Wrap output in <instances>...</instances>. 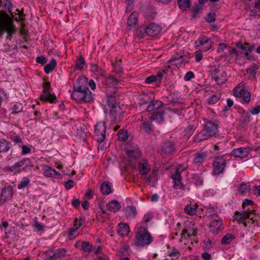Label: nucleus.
I'll use <instances>...</instances> for the list:
<instances>
[{
	"label": "nucleus",
	"mask_w": 260,
	"mask_h": 260,
	"mask_svg": "<svg viewBox=\"0 0 260 260\" xmlns=\"http://www.w3.org/2000/svg\"><path fill=\"white\" fill-rule=\"evenodd\" d=\"M13 4L10 0H0V8L7 11L0 10V38L6 32V39L11 40L13 35L17 31V28L13 24L12 9Z\"/></svg>",
	"instance_id": "1"
},
{
	"label": "nucleus",
	"mask_w": 260,
	"mask_h": 260,
	"mask_svg": "<svg viewBox=\"0 0 260 260\" xmlns=\"http://www.w3.org/2000/svg\"><path fill=\"white\" fill-rule=\"evenodd\" d=\"M218 125L215 122L208 120L204 125V128L194 138L195 143H199L208 139L211 136L216 134L218 131Z\"/></svg>",
	"instance_id": "2"
},
{
	"label": "nucleus",
	"mask_w": 260,
	"mask_h": 260,
	"mask_svg": "<svg viewBox=\"0 0 260 260\" xmlns=\"http://www.w3.org/2000/svg\"><path fill=\"white\" fill-rule=\"evenodd\" d=\"M136 244L142 246L148 245L153 241V238L144 226H141L136 234Z\"/></svg>",
	"instance_id": "3"
},
{
	"label": "nucleus",
	"mask_w": 260,
	"mask_h": 260,
	"mask_svg": "<svg viewBox=\"0 0 260 260\" xmlns=\"http://www.w3.org/2000/svg\"><path fill=\"white\" fill-rule=\"evenodd\" d=\"M229 154H224L221 156H217L215 158L213 162V174L219 175L223 172L226 165V160L229 159Z\"/></svg>",
	"instance_id": "4"
},
{
	"label": "nucleus",
	"mask_w": 260,
	"mask_h": 260,
	"mask_svg": "<svg viewBox=\"0 0 260 260\" xmlns=\"http://www.w3.org/2000/svg\"><path fill=\"white\" fill-rule=\"evenodd\" d=\"M71 98L77 102L83 101L90 102L92 100V95L90 90H74L71 95Z\"/></svg>",
	"instance_id": "5"
},
{
	"label": "nucleus",
	"mask_w": 260,
	"mask_h": 260,
	"mask_svg": "<svg viewBox=\"0 0 260 260\" xmlns=\"http://www.w3.org/2000/svg\"><path fill=\"white\" fill-rule=\"evenodd\" d=\"M41 101L45 102H49L51 103H55L56 102V96L54 93L50 92V83L45 82L43 85V90L42 93L40 96Z\"/></svg>",
	"instance_id": "6"
},
{
	"label": "nucleus",
	"mask_w": 260,
	"mask_h": 260,
	"mask_svg": "<svg viewBox=\"0 0 260 260\" xmlns=\"http://www.w3.org/2000/svg\"><path fill=\"white\" fill-rule=\"evenodd\" d=\"M67 250L59 248L56 250H49L44 253L46 260H61L66 255Z\"/></svg>",
	"instance_id": "7"
},
{
	"label": "nucleus",
	"mask_w": 260,
	"mask_h": 260,
	"mask_svg": "<svg viewBox=\"0 0 260 260\" xmlns=\"http://www.w3.org/2000/svg\"><path fill=\"white\" fill-rule=\"evenodd\" d=\"M106 126L105 122H98L95 125L93 137L99 142H102L106 138Z\"/></svg>",
	"instance_id": "8"
},
{
	"label": "nucleus",
	"mask_w": 260,
	"mask_h": 260,
	"mask_svg": "<svg viewBox=\"0 0 260 260\" xmlns=\"http://www.w3.org/2000/svg\"><path fill=\"white\" fill-rule=\"evenodd\" d=\"M205 45V47H202L200 51H207L209 50L212 46V41L210 38L207 37L202 35L200 36L198 39L194 42V47L198 49L200 46Z\"/></svg>",
	"instance_id": "9"
},
{
	"label": "nucleus",
	"mask_w": 260,
	"mask_h": 260,
	"mask_svg": "<svg viewBox=\"0 0 260 260\" xmlns=\"http://www.w3.org/2000/svg\"><path fill=\"white\" fill-rule=\"evenodd\" d=\"M186 170L185 168H182L181 167L177 168L175 173L172 175V179L174 181V188L175 189H180L184 190V186L181 182L182 177L181 173Z\"/></svg>",
	"instance_id": "10"
},
{
	"label": "nucleus",
	"mask_w": 260,
	"mask_h": 260,
	"mask_svg": "<svg viewBox=\"0 0 260 260\" xmlns=\"http://www.w3.org/2000/svg\"><path fill=\"white\" fill-rule=\"evenodd\" d=\"M13 194V189L12 186L8 185L3 188L0 194V206L4 205L7 201L11 200Z\"/></svg>",
	"instance_id": "11"
},
{
	"label": "nucleus",
	"mask_w": 260,
	"mask_h": 260,
	"mask_svg": "<svg viewBox=\"0 0 260 260\" xmlns=\"http://www.w3.org/2000/svg\"><path fill=\"white\" fill-rule=\"evenodd\" d=\"M211 75L218 85L225 83L226 81V73L218 68H215L212 70Z\"/></svg>",
	"instance_id": "12"
},
{
	"label": "nucleus",
	"mask_w": 260,
	"mask_h": 260,
	"mask_svg": "<svg viewBox=\"0 0 260 260\" xmlns=\"http://www.w3.org/2000/svg\"><path fill=\"white\" fill-rule=\"evenodd\" d=\"M255 211L252 209L248 208L244 210L242 212L240 213L238 211H236L235 213L234 220L238 221H244V220L249 218L251 215L255 214Z\"/></svg>",
	"instance_id": "13"
},
{
	"label": "nucleus",
	"mask_w": 260,
	"mask_h": 260,
	"mask_svg": "<svg viewBox=\"0 0 260 260\" xmlns=\"http://www.w3.org/2000/svg\"><path fill=\"white\" fill-rule=\"evenodd\" d=\"M88 79L84 76H80L73 84L74 90H89L87 84Z\"/></svg>",
	"instance_id": "14"
},
{
	"label": "nucleus",
	"mask_w": 260,
	"mask_h": 260,
	"mask_svg": "<svg viewBox=\"0 0 260 260\" xmlns=\"http://www.w3.org/2000/svg\"><path fill=\"white\" fill-rule=\"evenodd\" d=\"M161 30V27L154 23L149 24L146 27L145 33L149 36H154L158 35Z\"/></svg>",
	"instance_id": "15"
},
{
	"label": "nucleus",
	"mask_w": 260,
	"mask_h": 260,
	"mask_svg": "<svg viewBox=\"0 0 260 260\" xmlns=\"http://www.w3.org/2000/svg\"><path fill=\"white\" fill-rule=\"evenodd\" d=\"M249 153V151L248 148L241 147L234 149L229 155L243 158L247 157Z\"/></svg>",
	"instance_id": "16"
},
{
	"label": "nucleus",
	"mask_w": 260,
	"mask_h": 260,
	"mask_svg": "<svg viewBox=\"0 0 260 260\" xmlns=\"http://www.w3.org/2000/svg\"><path fill=\"white\" fill-rule=\"evenodd\" d=\"M223 222L221 219H214L210 223V231L214 234H217L222 230Z\"/></svg>",
	"instance_id": "17"
},
{
	"label": "nucleus",
	"mask_w": 260,
	"mask_h": 260,
	"mask_svg": "<svg viewBox=\"0 0 260 260\" xmlns=\"http://www.w3.org/2000/svg\"><path fill=\"white\" fill-rule=\"evenodd\" d=\"M126 153L132 160L138 159L141 155L140 149L137 146L134 148H127Z\"/></svg>",
	"instance_id": "18"
},
{
	"label": "nucleus",
	"mask_w": 260,
	"mask_h": 260,
	"mask_svg": "<svg viewBox=\"0 0 260 260\" xmlns=\"http://www.w3.org/2000/svg\"><path fill=\"white\" fill-rule=\"evenodd\" d=\"M13 16L12 17L13 23H14V21L16 22H24L25 20V14L24 13V9L22 8L19 10L18 9H16L15 12H13Z\"/></svg>",
	"instance_id": "19"
},
{
	"label": "nucleus",
	"mask_w": 260,
	"mask_h": 260,
	"mask_svg": "<svg viewBox=\"0 0 260 260\" xmlns=\"http://www.w3.org/2000/svg\"><path fill=\"white\" fill-rule=\"evenodd\" d=\"M164 115L165 111L164 110L155 111L151 113L149 119L161 123L164 121Z\"/></svg>",
	"instance_id": "20"
},
{
	"label": "nucleus",
	"mask_w": 260,
	"mask_h": 260,
	"mask_svg": "<svg viewBox=\"0 0 260 260\" xmlns=\"http://www.w3.org/2000/svg\"><path fill=\"white\" fill-rule=\"evenodd\" d=\"M138 168L139 173L142 175V177L144 176H146L150 170V166L145 160H142V162L139 164Z\"/></svg>",
	"instance_id": "21"
},
{
	"label": "nucleus",
	"mask_w": 260,
	"mask_h": 260,
	"mask_svg": "<svg viewBox=\"0 0 260 260\" xmlns=\"http://www.w3.org/2000/svg\"><path fill=\"white\" fill-rule=\"evenodd\" d=\"M15 164V166L18 169V173L20 172L21 169L20 168L23 166H24V167L22 169V170L23 171H25L26 168L29 166L33 167L30 159L28 158H23L21 160L16 162Z\"/></svg>",
	"instance_id": "22"
},
{
	"label": "nucleus",
	"mask_w": 260,
	"mask_h": 260,
	"mask_svg": "<svg viewBox=\"0 0 260 260\" xmlns=\"http://www.w3.org/2000/svg\"><path fill=\"white\" fill-rule=\"evenodd\" d=\"M140 128L145 133L148 134H151L153 133L154 128L152 122L147 119L142 122Z\"/></svg>",
	"instance_id": "23"
},
{
	"label": "nucleus",
	"mask_w": 260,
	"mask_h": 260,
	"mask_svg": "<svg viewBox=\"0 0 260 260\" xmlns=\"http://www.w3.org/2000/svg\"><path fill=\"white\" fill-rule=\"evenodd\" d=\"M175 150V146L174 142H166L162 144L161 150L166 154H170Z\"/></svg>",
	"instance_id": "24"
},
{
	"label": "nucleus",
	"mask_w": 260,
	"mask_h": 260,
	"mask_svg": "<svg viewBox=\"0 0 260 260\" xmlns=\"http://www.w3.org/2000/svg\"><path fill=\"white\" fill-rule=\"evenodd\" d=\"M208 154L206 152H199L194 154L193 162L196 164H202L206 159Z\"/></svg>",
	"instance_id": "25"
},
{
	"label": "nucleus",
	"mask_w": 260,
	"mask_h": 260,
	"mask_svg": "<svg viewBox=\"0 0 260 260\" xmlns=\"http://www.w3.org/2000/svg\"><path fill=\"white\" fill-rule=\"evenodd\" d=\"M107 208L109 211L115 213L120 210L121 207L118 201L113 200L107 204Z\"/></svg>",
	"instance_id": "26"
},
{
	"label": "nucleus",
	"mask_w": 260,
	"mask_h": 260,
	"mask_svg": "<svg viewBox=\"0 0 260 260\" xmlns=\"http://www.w3.org/2000/svg\"><path fill=\"white\" fill-rule=\"evenodd\" d=\"M130 229L128 224L120 222L118 225V233L121 236H125L128 235Z\"/></svg>",
	"instance_id": "27"
},
{
	"label": "nucleus",
	"mask_w": 260,
	"mask_h": 260,
	"mask_svg": "<svg viewBox=\"0 0 260 260\" xmlns=\"http://www.w3.org/2000/svg\"><path fill=\"white\" fill-rule=\"evenodd\" d=\"M100 189L103 194L108 195L112 192V183L108 181H104L101 184Z\"/></svg>",
	"instance_id": "28"
},
{
	"label": "nucleus",
	"mask_w": 260,
	"mask_h": 260,
	"mask_svg": "<svg viewBox=\"0 0 260 260\" xmlns=\"http://www.w3.org/2000/svg\"><path fill=\"white\" fill-rule=\"evenodd\" d=\"M163 105V103L160 101H154L151 102L150 104L147 106V111L148 112L158 111V109Z\"/></svg>",
	"instance_id": "29"
},
{
	"label": "nucleus",
	"mask_w": 260,
	"mask_h": 260,
	"mask_svg": "<svg viewBox=\"0 0 260 260\" xmlns=\"http://www.w3.org/2000/svg\"><path fill=\"white\" fill-rule=\"evenodd\" d=\"M11 147V143L5 139H0V153L7 152Z\"/></svg>",
	"instance_id": "30"
},
{
	"label": "nucleus",
	"mask_w": 260,
	"mask_h": 260,
	"mask_svg": "<svg viewBox=\"0 0 260 260\" xmlns=\"http://www.w3.org/2000/svg\"><path fill=\"white\" fill-rule=\"evenodd\" d=\"M125 215L127 218H134L137 214L136 207L133 206H128L125 209Z\"/></svg>",
	"instance_id": "31"
},
{
	"label": "nucleus",
	"mask_w": 260,
	"mask_h": 260,
	"mask_svg": "<svg viewBox=\"0 0 260 260\" xmlns=\"http://www.w3.org/2000/svg\"><path fill=\"white\" fill-rule=\"evenodd\" d=\"M44 174L45 176L48 177H59L60 175L59 173L49 166H46L45 168Z\"/></svg>",
	"instance_id": "32"
},
{
	"label": "nucleus",
	"mask_w": 260,
	"mask_h": 260,
	"mask_svg": "<svg viewBox=\"0 0 260 260\" xmlns=\"http://www.w3.org/2000/svg\"><path fill=\"white\" fill-rule=\"evenodd\" d=\"M242 223L245 227H250L251 225L254 223L255 225L257 226H259L258 220H255L252 215L249 218H247L246 219L244 220Z\"/></svg>",
	"instance_id": "33"
},
{
	"label": "nucleus",
	"mask_w": 260,
	"mask_h": 260,
	"mask_svg": "<svg viewBox=\"0 0 260 260\" xmlns=\"http://www.w3.org/2000/svg\"><path fill=\"white\" fill-rule=\"evenodd\" d=\"M138 14L136 12L132 13L128 17L127 24L129 26H132L137 24L138 22Z\"/></svg>",
	"instance_id": "34"
},
{
	"label": "nucleus",
	"mask_w": 260,
	"mask_h": 260,
	"mask_svg": "<svg viewBox=\"0 0 260 260\" xmlns=\"http://www.w3.org/2000/svg\"><path fill=\"white\" fill-rule=\"evenodd\" d=\"M90 71L92 73L96 75L104 76L105 74V71L97 64H91Z\"/></svg>",
	"instance_id": "35"
},
{
	"label": "nucleus",
	"mask_w": 260,
	"mask_h": 260,
	"mask_svg": "<svg viewBox=\"0 0 260 260\" xmlns=\"http://www.w3.org/2000/svg\"><path fill=\"white\" fill-rule=\"evenodd\" d=\"M235 235L232 234H226L221 239V244L222 245H227L230 244L235 239Z\"/></svg>",
	"instance_id": "36"
},
{
	"label": "nucleus",
	"mask_w": 260,
	"mask_h": 260,
	"mask_svg": "<svg viewBox=\"0 0 260 260\" xmlns=\"http://www.w3.org/2000/svg\"><path fill=\"white\" fill-rule=\"evenodd\" d=\"M56 66V61L54 59H51L50 63L47 64L44 67V71L46 74H49L51 72H52L54 68Z\"/></svg>",
	"instance_id": "37"
},
{
	"label": "nucleus",
	"mask_w": 260,
	"mask_h": 260,
	"mask_svg": "<svg viewBox=\"0 0 260 260\" xmlns=\"http://www.w3.org/2000/svg\"><path fill=\"white\" fill-rule=\"evenodd\" d=\"M226 147V143L225 142H218L214 145V151L217 154H219L223 151Z\"/></svg>",
	"instance_id": "38"
},
{
	"label": "nucleus",
	"mask_w": 260,
	"mask_h": 260,
	"mask_svg": "<svg viewBox=\"0 0 260 260\" xmlns=\"http://www.w3.org/2000/svg\"><path fill=\"white\" fill-rule=\"evenodd\" d=\"M221 96V94L219 92L212 95L207 101V104L209 105L216 104L220 99Z\"/></svg>",
	"instance_id": "39"
},
{
	"label": "nucleus",
	"mask_w": 260,
	"mask_h": 260,
	"mask_svg": "<svg viewBox=\"0 0 260 260\" xmlns=\"http://www.w3.org/2000/svg\"><path fill=\"white\" fill-rule=\"evenodd\" d=\"M179 7L182 10H185L190 7V0H177Z\"/></svg>",
	"instance_id": "40"
},
{
	"label": "nucleus",
	"mask_w": 260,
	"mask_h": 260,
	"mask_svg": "<svg viewBox=\"0 0 260 260\" xmlns=\"http://www.w3.org/2000/svg\"><path fill=\"white\" fill-rule=\"evenodd\" d=\"M184 211L188 215H194L196 214L197 210L196 205H188L185 207Z\"/></svg>",
	"instance_id": "41"
},
{
	"label": "nucleus",
	"mask_w": 260,
	"mask_h": 260,
	"mask_svg": "<svg viewBox=\"0 0 260 260\" xmlns=\"http://www.w3.org/2000/svg\"><path fill=\"white\" fill-rule=\"evenodd\" d=\"M81 248L84 252L90 253L93 250V246L89 242L84 241L82 243Z\"/></svg>",
	"instance_id": "42"
},
{
	"label": "nucleus",
	"mask_w": 260,
	"mask_h": 260,
	"mask_svg": "<svg viewBox=\"0 0 260 260\" xmlns=\"http://www.w3.org/2000/svg\"><path fill=\"white\" fill-rule=\"evenodd\" d=\"M30 180L27 177H23L22 179V180L20 182V183L18 185V188L19 189H21L24 188L26 187H27L29 185Z\"/></svg>",
	"instance_id": "43"
},
{
	"label": "nucleus",
	"mask_w": 260,
	"mask_h": 260,
	"mask_svg": "<svg viewBox=\"0 0 260 260\" xmlns=\"http://www.w3.org/2000/svg\"><path fill=\"white\" fill-rule=\"evenodd\" d=\"M121 112L120 107L117 104H112L111 109L110 110V113L114 116L115 118H116L117 114Z\"/></svg>",
	"instance_id": "44"
},
{
	"label": "nucleus",
	"mask_w": 260,
	"mask_h": 260,
	"mask_svg": "<svg viewBox=\"0 0 260 260\" xmlns=\"http://www.w3.org/2000/svg\"><path fill=\"white\" fill-rule=\"evenodd\" d=\"M85 64L84 58L83 56L79 57L76 61L75 67L77 69L81 70Z\"/></svg>",
	"instance_id": "45"
},
{
	"label": "nucleus",
	"mask_w": 260,
	"mask_h": 260,
	"mask_svg": "<svg viewBox=\"0 0 260 260\" xmlns=\"http://www.w3.org/2000/svg\"><path fill=\"white\" fill-rule=\"evenodd\" d=\"M107 85L116 86L119 83V80L113 76L108 77L105 81Z\"/></svg>",
	"instance_id": "46"
},
{
	"label": "nucleus",
	"mask_w": 260,
	"mask_h": 260,
	"mask_svg": "<svg viewBox=\"0 0 260 260\" xmlns=\"http://www.w3.org/2000/svg\"><path fill=\"white\" fill-rule=\"evenodd\" d=\"M118 139L121 141H125L128 138V135L127 134V132L124 130H120L117 134Z\"/></svg>",
	"instance_id": "47"
},
{
	"label": "nucleus",
	"mask_w": 260,
	"mask_h": 260,
	"mask_svg": "<svg viewBox=\"0 0 260 260\" xmlns=\"http://www.w3.org/2000/svg\"><path fill=\"white\" fill-rule=\"evenodd\" d=\"M23 109V106L21 104H14L12 108V111L11 112V114H15L19 113L22 111Z\"/></svg>",
	"instance_id": "48"
},
{
	"label": "nucleus",
	"mask_w": 260,
	"mask_h": 260,
	"mask_svg": "<svg viewBox=\"0 0 260 260\" xmlns=\"http://www.w3.org/2000/svg\"><path fill=\"white\" fill-rule=\"evenodd\" d=\"M146 28L143 27H138L136 31V36L139 38H143L146 34L145 33Z\"/></svg>",
	"instance_id": "49"
},
{
	"label": "nucleus",
	"mask_w": 260,
	"mask_h": 260,
	"mask_svg": "<svg viewBox=\"0 0 260 260\" xmlns=\"http://www.w3.org/2000/svg\"><path fill=\"white\" fill-rule=\"evenodd\" d=\"M249 186L246 183H241L238 188V190L242 194L250 191Z\"/></svg>",
	"instance_id": "50"
},
{
	"label": "nucleus",
	"mask_w": 260,
	"mask_h": 260,
	"mask_svg": "<svg viewBox=\"0 0 260 260\" xmlns=\"http://www.w3.org/2000/svg\"><path fill=\"white\" fill-rule=\"evenodd\" d=\"M192 179L194 181L196 184L197 185H202L203 183V179L200 175H193Z\"/></svg>",
	"instance_id": "51"
},
{
	"label": "nucleus",
	"mask_w": 260,
	"mask_h": 260,
	"mask_svg": "<svg viewBox=\"0 0 260 260\" xmlns=\"http://www.w3.org/2000/svg\"><path fill=\"white\" fill-rule=\"evenodd\" d=\"M258 69V67L257 65L255 63H253L249 68L247 69L246 72L251 75H255Z\"/></svg>",
	"instance_id": "52"
},
{
	"label": "nucleus",
	"mask_w": 260,
	"mask_h": 260,
	"mask_svg": "<svg viewBox=\"0 0 260 260\" xmlns=\"http://www.w3.org/2000/svg\"><path fill=\"white\" fill-rule=\"evenodd\" d=\"M242 96L243 97V102L245 103H248L250 101L251 93L247 91H243Z\"/></svg>",
	"instance_id": "53"
},
{
	"label": "nucleus",
	"mask_w": 260,
	"mask_h": 260,
	"mask_svg": "<svg viewBox=\"0 0 260 260\" xmlns=\"http://www.w3.org/2000/svg\"><path fill=\"white\" fill-rule=\"evenodd\" d=\"M216 15L214 13H209L206 16L205 20L208 23H212L216 20Z\"/></svg>",
	"instance_id": "54"
},
{
	"label": "nucleus",
	"mask_w": 260,
	"mask_h": 260,
	"mask_svg": "<svg viewBox=\"0 0 260 260\" xmlns=\"http://www.w3.org/2000/svg\"><path fill=\"white\" fill-rule=\"evenodd\" d=\"M120 62L121 61L120 60L113 64L114 71L117 74H120L122 71V68L121 66Z\"/></svg>",
	"instance_id": "55"
},
{
	"label": "nucleus",
	"mask_w": 260,
	"mask_h": 260,
	"mask_svg": "<svg viewBox=\"0 0 260 260\" xmlns=\"http://www.w3.org/2000/svg\"><path fill=\"white\" fill-rule=\"evenodd\" d=\"M82 220L83 218L81 216L79 217V219L75 218L74 220V227L78 230L82 224Z\"/></svg>",
	"instance_id": "56"
},
{
	"label": "nucleus",
	"mask_w": 260,
	"mask_h": 260,
	"mask_svg": "<svg viewBox=\"0 0 260 260\" xmlns=\"http://www.w3.org/2000/svg\"><path fill=\"white\" fill-rule=\"evenodd\" d=\"M202 9L201 6L200 5H195L192 8V16L194 17H196L198 15L200 10Z\"/></svg>",
	"instance_id": "57"
},
{
	"label": "nucleus",
	"mask_w": 260,
	"mask_h": 260,
	"mask_svg": "<svg viewBox=\"0 0 260 260\" xmlns=\"http://www.w3.org/2000/svg\"><path fill=\"white\" fill-rule=\"evenodd\" d=\"M156 172L155 171H153V172L149 176L146 177V176H144L143 177V178L146 179V181L150 183L153 180H154L156 179Z\"/></svg>",
	"instance_id": "58"
},
{
	"label": "nucleus",
	"mask_w": 260,
	"mask_h": 260,
	"mask_svg": "<svg viewBox=\"0 0 260 260\" xmlns=\"http://www.w3.org/2000/svg\"><path fill=\"white\" fill-rule=\"evenodd\" d=\"M246 46L244 48V51H245V53H250L254 49V46L253 45H250L249 43H246Z\"/></svg>",
	"instance_id": "59"
},
{
	"label": "nucleus",
	"mask_w": 260,
	"mask_h": 260,
	"mask_svg": "<svg viewBox=\"0 0 260 260\" xmlns=\"http://www.w3.org/2000/svg\"><path fill=\"white\" fill-rule=\"evenodd\" d=\"M21 147L22 148L21 155H24L30 153L31 149L28 146L22 145Z\"/></svg>",
	"instance_id": "60"
},
{
	"label": "nucleus",
	"mask_w": 260,
	"mask_h": 260,
	"mask_svg": "<svg viewBox=\"0 0 260 260\" xmlns=\"http://www.w3.org/2000/svg\"><path fill=\"white\" fill-rule=\"evenodd\" d=\"M194 77V74L191 71H189L186 73L184 77V80L185 81H189L191 79L193 78Z\"/></svg>",
	"instance_id": "61"
},
{
	"label": "nucleus",
	"mask_w": 260,
	"mask_h": 260,
	"mask_svg": "<svg viewBox=\"0 0 260 260\" xmlns=\"http://www.w3.org/2000/svg\"><path fill=\"white\" fill-rule=\"evenodd\" d=\"M36 61L38 63L44 65L47 62V59L44 56H40L36 58Z\"/></svg>",
	"instance_id": "62"
},
{
	"label": "nucleus",
	"mask_w": 260,
	"mask_h": 260,
	"mask_svg": "<svg viewBox=\"0 0 260 260\" xmlns=\"http://www.w3.org/2000/svg\"><path fill=\"white\" fill-rule=\"evenodd\" d=\"M28 30L25 28V24L23 23H22L20 29V34L22 36H26L28 35Z\"/></svg>",
	"instance_id": "63"
},
{
	"label": "nucleus",
	"mask_w": 260,
	"mask_h": 260,
	"mask_svg": "<svg viewBox=\"0 0 260 260\" xmlns=\"http://www.w3.org/2000/svg\"><path fill=\"white\" fill-rule=\"evenodd\" d=\"M156 77L155 76H150L148 77H147L145 79V83L147 84H150L152 83L155 81H156Z\"/></svg>",
	"instance_id": "64"
}]
</instances>
